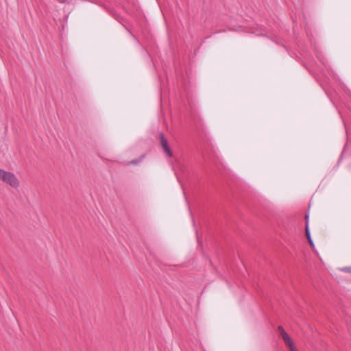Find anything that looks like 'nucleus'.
I'll list each match as a JSON object with an SVG mask.
<instances>
[{"instance_id":"obj_1","label":"nucleus","mask_w":351,"mask_h":351,"mask_svg":"<svg viewBox=\"0 0 351 351\" xmlns=\"http://www.w3.org/2000/svg\"><path fill=\"white\" fill-rule=\"evenodd\" d=\"M0 180L14 189L20 186V181L14 173L1 169H0Z\"/></svg>"},{"instance_id":"obj_11","label":"nucleus","mask_w":351,"mask_h":351,"mask_svg":"<svg viewBox=\"0 0 351 351\" xmlns=\"http://www.w3.org/2000/svg\"><path fill=\"white\" fill-rule=\"evenodd\" d=\"M138 162H139V161L134 160H132L130 163V164L136 165V164H138Z\"/></svg>"},{"instance_id":"obj_4","label":"nucleus","mask_w":351,"mask_h":351,"mask_svg":"<svg viewBox=\"0 0 351 351\" xmlns=\"http://www.w3.org/2000/svg\"><path fill=\"white\" fill-rule=\"evenodd\" d=\"M285 343H289L291 341H292V339L291 338V337L289 335L288 333H286L285 335H284L282 337Z\"/></svg>"},{"instance_id":"obj_2","label":"nucleus","mask_w":351,"mask_h":351,"mask_svg":"<svg viewBox=\"0 0 351 351\" xmlns=\"http://www.w3.org/2000/svg\"><path fill=\"white\" fill-rule=\"evenodd\" d=\"M160 144H161V146H162L164 152L169 157H171L173 155L172 152L171 151L170 147H169V145H168V141L165 138L163 134H160Z\"/></svg>"},{"instance_id":"obj_8","label":"nucleus","mask_w":351,"mask_h":351,"mask_svg":"<svg viewBox=\"0 0 351 351\" xmlns=\"http://www.w3.org/2000/svg\"><path fill=\"white\" fill-rule=\"evenodd\" d=\"M278 329L281 337L287 333L281 326H279Z\"/></svg>"},{"instance_id":"obj_9","label":"nucleus","mask_w":351,"mask_h":351,"mask_svg":"<svg viewBox=\"0 0 351 351\" xmlns=\"http://www.w3.org/2000/svg\"><path fill=\"white\" fill-rule=\"evenodd\" d=\"M278 329L281 337L287 333L281 326H279Z\"/></svg>"},{"instance_id":"obj_12","label":"nucleus","mask_w":351,"mask_h":351,"mask_svg":"<svg viewBox=\"0 0 351 351\" xmlns=\"http://www.w3.org/2000/svg\"><path fill=\"white\" fill-rule=\"evenodd\" d=\"M346 271H351V270H350V269L347 268L346 269Z\"/></svg>"},{"instance_id":"obj_10","label":"nucleus","mask_w":351,"mask_h":351,"mask_svg":"<svg viewBox=\"0 0 351 351\" xmlns=\"http://www.w3.org/2000/svg\"><path fill=\"white\" fill-rule=\"evenodd\" d=\"M308 242H309V244L311 245V246L313 248L314 247V243H313V241L312 240L311 238H309V239H308Z\"/></svg>"},{"instance_id":"obj_5","label":"nucleus","mask_w":351,"mask_h":351,"mask_svg":"<svg viewBox=\"0 0 351 351\" xmlns=\"http://www.w3.org/2000/svg\"><path fill=\"white\" fill-rule=\"evenodd\" d=\"M285 343H289L291 341H292V339L291 338V337L289 335L288 333H286L285 335H284L282 337Z\"/></svg>"},{"instance_id":"obj_7","label":"nucleus","mask_w":351,"mask_h":351,"mask_svg":"<svg viewBox=\"0 0 351 351\" xmlns=\"http://www.w3.org/2000/svg\"><path fill=\"white\" fill-rule=\"evenodd\" d=\"M285 345L289 348V351H291L292 349L296 348V347L294 346L293 341L289 343H286Z\"/></svg>"},{"instance_id":"obj_3","label":"nucleus","mask_w":351,"mask_h":351,"mask_svg":"<svg viewBox=\"0 0 351 351\" xmlns=\"http://www.w3.org/2000/svg\"><path fill=\"white\" fill-rule=\"evenodd\" d=\"M308 216L306 215L305 216V219H306L305 233H306V236L307 239H309V238H311V234H310V232H309V229H308Z\"/></svg>"},{"instance_id":"obj_6","label":"nucleus","mask_w":351,"mask_h":351,"mask_svg":"<svg viewBox=\"0 0 351 351\" xmlns=\"http://www.w3.org/2000/svg\"><path fill=\"white\" fill-rule=\"evenodd\" d=\"M285 343H289L291 341H292V339L291 338V337L289 335L288 333H286L285 335H284L282 337Z\"/></svg>"}]
</instances>
